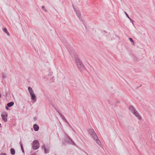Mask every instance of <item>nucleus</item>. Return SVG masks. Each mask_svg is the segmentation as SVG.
I'll use <instances>...</instances> for the list:
<instances>
[{
	"instance_id": "obj_1",
	"label": "nucleus",
	"mask_w": 155,
	"mask_h": 155,
	"mask_svg": "<svg viewBox=\"0 0 155 155\" xmlns=\"http://www.w3.org/2000/svg\"><path fill=\"white\" fill-rule=\"evenodd\" d=\"M71 54L72 57L74 58L77 66L78 69L80 71L84 69V65L79 59L77 55L76 54H72L71 53Z\"/></svg>"
},
{
	"instance_id": "obj_2",
	"label": "nucleus",
	"mask_w": 155,
	"mask_h": 155,
	"mask_svg": "<svg viewBox=\"0 0 155 155\" xmlns=\"http://www.w3.org/2000/svg\"><path fill=\"white\" fill-rule=\"evenodd\" d=\"M129 109L139 120H141L142 119L139 113L133 106L132 105L130 106Z\"/></svg>"
},
{
	"instance_id": "obj_3",
	"label": "nucleus",
	"mask_w": 155,
	"mask_h": 155,
	"mask_svg": "<svg viewBox=\"0 0 155 155\" xmlns=\"http://www.w3.org/2000/svg\"><path fill=\"white\" fill-rule=\"evenodd\" d=\"M129 109L139 120H141L142 119L139 113L133 106L132 105L130 106Z\"/></svg>"
},
{
	"instance_id": "obj_4",
	"label": "nucleus",
	"mask_w": 155,
	"mask_h": 155,
	"mask_svg": "<svg viewBox=\"0 0 155 155\" xmlns=\"http://www.w3.org/2000/svg\"><path fill=\"white\" fill-rule=\"evenodd\" d=\"M32 147L33 149L37 150L38 149L39 147V143L37 140H34L32 143Z\"/></svg>"
},
{
	"instance_id": "obj_5",
	"label": "nucleus",
	"mask_w": 155,
	"mask_h": 155,
	"mask_svg": "<svg viewBox=\"0 0 155 155\" xmlns=\"http://www.w3.org/2000/svg\"><path fill=\"white\" fill-rule=\"evenodd\" d=\"M88 131L89 133L91 135L93 139H95V138L97 137V135L92 129H90L88 130Z\"/></svg>"
},
{
	"instance_id": "obj_6",
	"label": "nucleus",
	"mask_w": 155,
	"mask_h": 155,
	"mask_svg": "<svg viewBox=\"0 0 155 155\" xmlns=\"http://www.w3.org/2000/svg\"><path fill=\"white\" fill-rule=\"evenodd\" d=\"M8 115L6 112L4 113L3 114L1 115V117L2 119L5 122H6L7 121V118Z\"/></svg>"
},
{
	"instance_id": "obj_7",
	"label": "nucleus",
	"mask_w": 155,
	"mask_h": 155,
	"mask_svg": "<svg viewBox=\"0 0 155 155\" xmlns=\"http://www.w3.org/2000/svg\"><path fill=\"white\" fill-rule=\"evenodd\" d=\"M32 100H33L34 101H35L36 100V97L34 93L30 94Z\"/></svg>"
},
{
	"instance_id": "obj_8",
	"label": "nucleus",
	"mask_w": 155,
	"mask_h": 155,
	"mask_svg": "<svg viewBox=\"0 0 155 155\" xmlns=\"http://www.w3.org/2000/svg\"><path fill=\"white\" fill-rule=\"evenodd\" d=\"M32 100H33L34 101H35L36 100V97L34 93L30 94Z\"/></svg>"
},
{
	"instance_id": "obj_9",
	"label": "nucleus",
	"mask_w": 155,
	"mask_h": 155,
	"mask_svg": "<svg viewBox=\"0 0 155 155\" xmlns=\"http://www.w3.org/2000/svg\"><path fill=\"white\" fill-rule=\"evenodd\" d=\"M95 139H94L96 141L97 143L101 147V143L100 140H99L98 137H97V138H95Z\"/></svg>"
},
{
	"instance_id": "obj_10",
	"label": "nucleus",
	"mask_w": 155,
	"mask_h": 155,
	"mask_svg": "<svg viewBox=\"0 0 155 155\" xmlns=\"http://www.w3.org/2000/svg\"><path fill=\"white\" fill-rule=\"evenodd\" d=\"M33 128L34 130L35 131H37L39 129V127L36 124H34L33 125Z\"/></svg>"
},
{
	"instance_id": "obj_11",
	"label": "nucleus",
	"mask_w": 155,
	"mask_h": 155,
	"mask_svg": "<svg viewBox=\"0 0 155 155\" xmlns=\"http://www.w3.org/2000/svg\"><path fill=\"white\" fill-rule=\"evenodd\" d=\"M74 11L78 18H80L81 14L80 12L76 9H74Z\"/></svg>"
},
{
	"instance_id": "obj_12",
	"label": "nucleus",
	"mask_w": 155,
	"mask_h": 155,
	"mask_svg": "<svg viewBox=\"0 0 155 155\" xmlns=\"http://www.w3.org/2000/svg\"><path fill=\"white\" fill-rule=\"evenodd\" d=\"M28 90L30 94L34 93L31 87H28Z\"/></svg>"
},
{
	"instance_id": "obj_13",
	"label": "nucleus",
	"mask_w": 155,
	"mask_h": 155,
	"mask_svg": "<svg viewBox=\"0 0 155 155\" xmlns=\"http://www.w3.org/2000/svg\"><path fill=\"white\" fill-rule=\"evenodd\" d=\"M14 104L13 102H11L8 103L7 104V106L8 107H11Z\"/></svg>"
},
{
	"instance_id": "obj_14",
	"label": "nucleus",
	"mask_w": 155,
	"mask_h": 155,
	"mask_svg": "<svg viewBox=\"0 0 155 155\" xmlns=\"http://www.w3.org/2000/svg\"><path fill=\"white\" fill-rule=\"evenodd\" d=\"M61 118H62V120L64 121L67 123L69 126H70L68 122L67 121L65 118L64 117V115H63L61 117Z\"/></svg>"
},
{
	"instance_id": "obj_15",
	"label": "nucleus",
	"mask_w": 155,
	"mask_h": 155,
	"mask_svg": "<svg viewBox=\"0 0 155 155\" xmlns=\"http://www.w3.org/2000/svg\"><path fill=\"white\" fill-rule=\"evenodd\" d=\"M11 153L12 155H14L15 153V151L13 148H11L10 149Z\"/></svg>"
},
{
	"instance_id": "obj_16",
	"label": "nucleus",
	"mask_w": 155,
	"mask_h": 155,
	"mask_svg": "<svg viewBox=\"0 0 155 155\" xmlns=\"http://www.w3.org/2000/svg\"><path fill=\"white\" fill-rule=\"evenodd\" d=\"M20 144L21 147V148L22 150V151L24 153V151L23 147V146H22V145L21 143V141L20 142Z\"/></svg>"
},
{
	"instance_id": "obj_17",
	"label": "nucleus",
	"mask_w": 155,
	"mask_h": 155,
	"mask_svg": "<svg viewBox=\"0 0 155 155\" xmlns=\"http://www.w3.org/2000/svg\"><path fill=\"white\" fill-rule=\"evenodd\" d=\"M129 40L130 41V42H132V44L133 45H134V41L131 38H129Z\"/></svg>"
},
{
	"instance_id": "obj_18",
	"label": "nucleus",
	"mask_w": 155,
	"mask_h": 155,
	"mask_svg": "<svg viewBox=\"0 0 155 155\" xmlns=\"http://www.w3.org/2000/svg\"><path fill=\"white\" fill-rule=\"evenodd\" d=\"M45 153H48L49 151V150L48 149H45L44 150Z\"/></svg>"
},
{
	"instance_id": "obj_19",
	"label": "nucleus",
	"mask_w": 155,
	"mask_h": 155,
	"mask_svg": "<svg viewBox=\"0 0 155 155\" xmlns=\"http://www.w3.org/2000/svg\"><path fill=\"white\" fill-rule=\"evenodd\" d=\"M42 9H43L44 10L45 12H46L47 11V10L45 8V7L44 6H42L41 7Z\"/></svg>"
},
{
	"instance_id": "obj_20",
	"label": "nucleus",
	"mask_w": 155,
	"mask_h": 155,
	"mask_svg": "<svg viewBox=\"0 0 155 155\" xmlns=\"http://www.w3.org/2000/svg\"><path fill=\"white\" fill-rule=\"evenodd\" d=\"M42 148L44 149V150H45L46 149L45 145V144H44L42 146Z\"/></svg>"
},
{
	"instance_id": "obj_21",
	"label": "nucleus",
	"mask_w": 155,
	"mask_h": 155,
	"mask_svg": "<svg viewBox=\"0 0 155 155\" xmlns=\"http://www.w3.org/2000/svg\"><path fill=\"white\" fill-rule=\"evenodd\" d=\"M3 31H4L5 33L7 31V29L6 28H4L3 29Z\"/></svg>"
},
{
	"instance_id": "obj_22",
	"label": "nucleus",
	"mask_w": 155,
	"mask_h": 155,
	"mask_svg": "<svg viewBox=\"0 0 155 155\" xmlns=\"http://www.w3.org/2000/svg\"><path fill=\"white\" fill-rule=\"evenodd\" d=\"M124 12L125 14L126 15V16L127 18H129V16L127 14V13L125 12Z\"/></svg>"
},
{
	"instance_id": "obj_23",
	"label": "nucleus",
	"mask_w": 155,
	"mask_h": 155,
	"mask_svg": "<svg viewBox=\"0 0 155 155\" xmlns=\"http://www.w3.org/2000/svg\"><path fill=\"white\" fill-rule=\"evenodd\" d=\"M128 18L132 22V24H133V20H132L129 17V18Z\"/></svg>"
},
{
	"instance_id": "obj_24",
	"label": "nucleus",
	"mask_w": 155,
	"mask_h": 155,
	"mask_svg": "<svg viewBox=\"0 0 155 155\" xmlns=\"http://www.w3.org/2000/svg\"><path fill=\"white\" fill-rule=\"evenodd\" d=\"M58 113L59 114V115L61 116H61H62L63 115L61 113H60L59 111H58Z\"/></svg>"
},
{
	"instance_id": "obj_25",
	"label": "nucleus",
	"mask_w": 155,
	"mask_h": 155,
	"mask_svg": "<svg viewBox=\"0 0 155 155\" xmlns=\"http://www.w3.org/2000/svg\"><path fill=\"white\" fill-rule=\"evenodd\" d=\"M51 82H53L54 81V79H53V77H52V78L51 80Z\"/></svg>"
},
{
	"instance_id": "obj_26",
	"label": "nucleus",
	"mask_w": 155,
	"mask_h": 155,
	"mask_svg": "<svg viewBox=\"0 0 155 155\" xmlns=\"http://www.w3.org/2000/svg\"><path fill=\"white\" fill-rule=\"evenodd\" d=\"M6 33L7 34V35L8 36H9L10 35V34L7 31Z\"/></svg>"
},
{
	"instance_id": "obj_27",
	"label": "nucleus",
	"mask_w": 155,
	"mask_h": 155,
	"mask_svg": "<svg viewBox=\"0 0 155 155\" xmlns=\"http://www.w3.org/2000/svg\"><path fill=\"white\" fill-rule=\"evenodd\" d=\"M2 77L3 78H5V75L3 74H2Z\"/></svg>"
},
{
	"instance_id": "obj_28",
	"label": "nucleus",
	"mask_w": 155,
	"mask_h": 155,
	"mask_svg": "<svg viewBox=\"0 0 155 155\" xmlns=\"http://www.w3.org/2000/svg\"><path fill=\"white\" fill-rule=\"evenodd\" d=\"M34 119L35 121L37 120V118L36 117H35L34 118Z\"/></svg>"
},
{
	"instance_id": "obj_29",
	"label": "nucleus",
	"mask_w": 155,
	"mask_h": 155,
	"mask_svg": "<svg viewBox=\"0 0 155 155\" xmlns=\"http://www.w3.org/2000/svg\"><path fill=\"white\" fill-rule=\"evenodd\" d=\"M5 107H6V109L7 110H8V106L7 107V106H6Z\"/></svg>"
},
{
	"instance_id": "obj_30",
	"label": "nucleus",
	"mask_w": 155,
	"mask_h": 155,
	"mask_svg": "<svg viewBox=\"0 0 155 155\" xmlns=\"http://www.w3.org/2000/svg\"><path fill=\"white\" fill-rule=\"evenodd\" d=\"M1 94L0 93V98H1Z\"/></svg>"
},
{
	"instance_id": "obj_31",
	"label": "nucleus",
	"mask_w": 155,
	"mask_h": 155,
	"mask_svg": "<svg viewBox=\"0 0 155 155\" xmlns=\"http://www.w3.org/2000/svg\"><path fill=\"white\" fill-rule=\"evenodd\" d=\"M68 138H69L71 140V141H72V140L71 139V138H70L69 137H68Z\"/></svg>"
},
{
	"instance_id": "obj_32",
	"label": "nucleus",
	"mask_w": 155,
	"mask_h": 155,
	"mask_svg": "<svg viewBox=\"0 0 155 155\" xmlns=\"http://www.w3.org/2000/svg\"><path fill=\"white\" fill-rule=\"evenodd\" d=\"M3 154V155H6V154L5 153Z\"/></svg>"
},
{
	"instance_id": "obj_33",
	"label": "nucleus",
	"mask_w": 155,
	"mask_h": 155,
	"mask_svg": "<svg viewBox=\"0 0 155 155\" xmlns=\"http://www.w3.org/2000/svg\"><path fill=\"white\" fill-rule=\"evenodd\" d=\"M1 127V124L0 123V127Z\"/></svg>"
},
{
	"instance_id": "obj_34",
	"label": "nucleus",
	"mask_w": 155,
	"mask_h": 155,
	"mask_svg": "<svg viewBox=\"0 0 155 155\" xmlns=\"http://www.w3.org/2000/svg\"><path fill=\"white\" fill-rule=\"evenodd\" d=\"M120 1H121V0H120Z\"/></svg>"
}]
</instances>
